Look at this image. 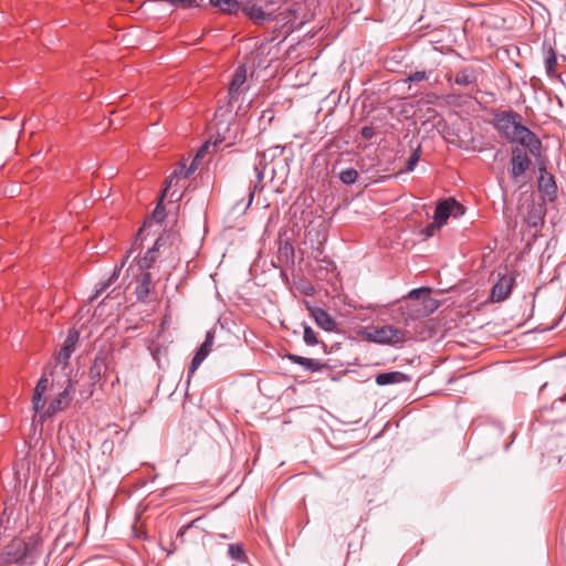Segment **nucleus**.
<instances>
[{
    "label": "nucleus",
    "mask_w": 566,
    "mask_h": 566,
    "mask_svg": "<svg viewBox=\"0 0 566 566\" xmlns=\"http://www.w3.org/2000/svg\"><path fill=\"white\" fill-rule=\"evenodd\" d=\"M286 358L290 361L302 366L305 370H308L312 373L321 371L322 369H324L326 367V364L322 363L321 360L313 359V358H306V357L298 356L295 354H287Z\"/></svg>",
    "instance_id": "obj_14"
},
{
    "label": "nucleus",
    "mask_w": 566,
    "mask_h": 566,
    "mask_svg": "<svg viewBox=\"0 0 566 566\" xmlns=\"http://www.w3.org/2000/svg\"><path fill=\"white\" fill-rule=\"evenodd\" d=\"M298 9L295 8V6H286V7H276L274 6V21H277L279 23H282L283 25H286L289 23L294 22L296 19Z\"/></svg>",
    "instance_id": "obj_17"
},
{
    "label": "nucleus",
    "mask_w": 566,
    "mask_h": 566,
    "mask_svg": "<svg viewBox=\"0 0 566 566\" xmlns=\"http://www.w3.org/2000/svg\"><path fill=\"white\" fill-rule=\"evenodd\" d=\"M159 245V240H157L151 249H149L146 255L139 260L138 265L142 270L149 269L154 261L156 260V252Z\"/></svg>",
    "instance_id": "obj_25"
},
{
    "label": "nucleus",
    "mask_w": 566,
    "mask_h": 566,
    "mask_svg": "<svg viewBox=\"0 0 566 566\" xmlns=\"http://www.w3.org/2000/svg\"><path fill=\"white\" fill-rule=\"evenodd\" d=\"M49 387V379L45 376H42L38 381L34 394L32 398V405L35 412L41 411L45 406L44 394Z\"/></svg>",
    "instance_id": "obj_16"
},
{
    "label": "nucleus",
    "mask_w": 566,
    "mask_h": 566,
    "mask_svg": "<svg viewBox=\"0 0 566 566\" xmlns=\"http://www.w3.org/2000/svg\"><path fill=\"white\" fill-rule=\"evenodd\" d=\"M78 338V334L76 332L70 333L64 340L63 347L57 353L55 359L59 364L66 366L67 361L75 350V345Z\"/></svg>",
    "instance_id": "obj_12"
},
{
    "label": "nucleus",
    "mask_w": 566,
    "mask_h": 566,
    "mask_svg": "<svg viewBox=\"0 0 566 566\" xmlns=\"http://www.w3.org/2000/svg\"><path fill=\"white\" fill-rule=\"evenodd\" d=\"M538 191L545 200L554 201L556 199L557 186L555 178L545 167L539 168Z\"/></svg>",
    "instance_id": "obj_8"
},
{
    "label": "nucleus",
    "mask_w": 566,
    "mask_h": 566,
    "mask_svg": "<svg viewBox=\"0 0 566 566\" xmlns=\"http://www.w3.org/2000/svg\"><path fill=\"white\" fill-rule=\"evenodd\" d=\"M41 554V539L38 535H32L28 539L15 536L0 552V566H32Z\"/></svg>",
    "instance_id": "obj_2"
},
{
    "label": "nucleus",
    "mask_w": 566,
    "mask_h": 566,
    "mask_svg": "<svg viewBox=\"0 0 566 566\" xmlns=\"http://www.w3.org/2000/svg\"><path fill=\"white\" fill-rule=\"evenodd\" d=\"M228 555L238 562H244L247 559L245 551L241 544L234 543L229 544Z\"/></svg>",
    "instance_id": "obj_26"
},
{
    "label": "nucleus",
    "mask_w": 566,
    "mask_h": 566,
    "mask_svg": "<svg viewBox=\"0 0 566 566\" xmlns=\"http://www.w3.org/2000/svg\"><path fill=\"white\" fill-rule=\"evenodd\" d=\"M361 135L365 138H371V136H373V128L371 127H364L363 130H361Z\"/></svg>",
    "instance_id": "obj_35"
},
{
    "label": "nucleus",
    "mask_w": 566,
    "mask_h": 566,
    "mask_svg": "<svg viewBox=\"0 0 566 566\" xmlns=\"http://www.w3.org/2000/svg\"><path fill=\"white\" fill-rule=\"evenodd\" d=\"M532 160L521 148L514 147L510 159V175L515 182H520L530 169Z\"/></svg>",
    "instance_id": "obj_6"
},
{
    "label": "nucleus",
    "mask_w": 566,
    "mask_h": 566,
    "mask_svg": "<svg viewBox=\"0 0 566 566\" xmlns=\"http://www.w3.org/2000/svg\"><path fill=\"white\" fill-rule=\"evenodd\" d=\"M514 284V277L511 275L501 276L492 289V300L502 302L509 297Z\"/></svg>",
    "instance_id": "obj_10"
},
{
    "label": "nucleus",
    "mask_w": 566,
    "mask_h": 566,
    "mask_svg": "<svg viewBox=\"0 0 566 566\" xmlns=\"http://www.w3.org/2000/svg\"><path fill=\"white\" fill-rule=\"evenodd\" d=\"M208 148V145H203L197 153L196 157L193 158L192 163L190 164L189 168L185 169L184 166L179 167L175 170L176 176H182L184 178H189L191 174L197 169L199 160L203 157L206 150Z\"/></svg>",
    "instance_id": "obj_22"
},
{
    "label": "nucleus",
    "mask_w": 566,
    "mask_h": 566,
    "mask_svg": "<svg viewBox=\"0 0 566 566\" xmlns=\"http://www.w3.org/2000/svg\"><path fill=\"white\" fill-rule=\"evenodd\" d=\"M315 323L326 332H333L336 328L335 319L323 308L315 307L311 311Z\"/></svg>",
    "instance_id": "obj_15"
},
{
    "label": "nucleus",
    "mask_w": 566,
    "mask_h": 566,
    "mask_svg": "<svg viewBox=\"0 0 566 566\" xmlns=\"http://www.w3.org/2000/svg\"><path fill=\"white\" fill-rule=\"evenodd\" d=\"M405 378V375L400 371L382 373L377 375L376 384L379 386H386L390 384L400 382Z\"/></svg>",
    "instance_id": "obj_23"
},
{
    "label": "nucleus",
    "mask_w": 566,
    "mask_h": 566,
    "mask_svg": "<svg viewBox=\"0 0 566 566\" xmlns=\"http://www.w3.org/2000/svg\"><path fill=\"white\" fill-rule=\"evenodd\" d=\"M494 128L510 144L523 147L534 157L541 156L542 140L534 132L523 125V117L517 112L503 111L497 113L494 117Z\"/></svg>",
    "instance_id": "obj_1"
},
{
    "label": "nucleus",
    "mask_w": 566,
    "mask_h": 566,
    "mask_svg": "<svg viewBox=\"0 0 566 566\" xmlns=\"http://www.w3.org/2000/svg\"><path fill=\"white\" fill-rule=\"evenodd\" d=\"M106 370V363L103 357H95L93 365L90 368V378L97 381L101 375Z\"/></svg>",
    "instance_id": "obj_24"
},
{
    "label": "nucleus",
    "mask_w": 566,
    "mask_h": 566,
    "mask_svg": "<svg viewBox=\"0 0 566 566\" xmlns=\"http://www.w3.org/2000/svg\"><path fill=\"white\" fill-rule=\"evenodd\" d=\"M120 268H115L112 275L96 289L95 294L91 297V301L96 300L111 284H113L119 276Z\"/></svg>",
    "instance_id": "obj_27"
},
{
    "label": "nucleus",
    "mask_w": 566,
    "mask_h": 566,
    "mask_svg": "<svg viewBox=\"0 0 566 566\" xmlns=\"http://www.w3.org/2000/svg\"><path fill=\"white\" fill-rule=\"evenodd\" d=\"M219 112H224V111H223L222 108H219V109L217 111V114H218ZM221 116H224V113H221Z\"/></svg>",
    "instance_id": "obj_37"
},
{
    "label": "nucleus",
    "mask_w": 566,
    "mask_h": 566,
    "mask_svg": "<svg viewBox=\"0 0 566 566\" xmlns=\"http://www.w3.org/2000/svg\"><path fill=\"white\" fill-rule=\"evenodd\" d=\"M428 77H429V73H427L424 71H416V72L410 73L405 81L410 82V83H417V82L424 81Z\"/></svg>",
    "instance_id": "obj_31"
},
{
    "label": "nucleus",
    "mask_w": 566,
    "mask_h": 566,
    "mask_svg": "<svg viewBox=\"0 0 566 566\" xmlns=\"http://www.w3.org/2000/svg\"><path fill=\"white\" fill-rule=\"evenodd\" d=\"M431 290L429 287L413 289L408 293L411 301H420V305L412 310L411 317L428 316L438 307V302L430 297Z\"/></svg>",
    "instance_id": "obj_4"
},
{
    "label": "nucleus",
    "mask_w": 566,
    "mask_h": 566,
    "mask_svg": "<svg viewBox=\"0 0 566 566\" xmlns=\"http://www.w3.org/2000/svg\"><path fill=\"white\" fill-rule=\"evenodd\" d=\"M151 289V275L149 272H142L136 286V294L138 300H145Z\"/></svg>",
    "instance_id": "obj_20"
},
{
    "label": "nucleus",
    "mask_w": 566,
    "mask_h": 566,
    "mask_svg": "<svg viewBox=\"0 0 566 566\" xmlns=\"http://www.w3.org/2000/svg\"><path fill=\"white\" fill-rule=\"evenodd\" d=\"M213 337L210 333L207 334L206 340L201 344L199 349L196 352L191 365L189 367L188 374H193L197 368L201 365V363L206 359L208 354L210 353V347L212 345Z\"/></svg>",
    "instance_id": "obj_13"
},
{
    "label": "nucleus",
    "mask_w": 566,
    "mask_h": 566,
    "mask_svg": "<svg viewBox=\"0 0 566 566\" xmlns=\"http://www.w3.org/2000/svg\"><path fill=\"white\" fill-rule=\"evenodd\" d=\"M464 213L463 207L454 199H447L438 202L434 210V223L438 228L443 226L450 216H462Z\"/></svg>",
    "instance_id": "obj_7"
},
{
    "label": "nucleus",
    "mask_w": 566,
    "mask_h": 566,
    "mask_svg": "<svg viewBox=\"0 0 566 566\" xmlns=\"http://www.w3.org/2000/svg\"><path fill=\"white\" fill-rule=\"evenodd\" d=\"M436 228H438V227L434 222L432 224L428 226L426 229L427 235H432Z\"/></svg>",
    "instance_id": "obj_36"
},
{
    "label": "nucleus",
    "mask_w": 566,
    "mask_h": 566,
    "mask_svg": "<svg viewBox=\"0 0 566 566\" xmlns=\"http://www.w3.org/2000/svg\"><path fill=\"white\" fill-rule=\"evenodd\" d=\"M420 159V149L418 148L412 153L407 163V170L412 171Z\"/></svg>",
    "instance_id": "obj_32"
},
{
    "label": "nucleus",
    "mask_w": 566,
    "mask_h": 566,
    "mask_svg": "<svg viewBox=\"0 0 566 566\" xmlns=\"http://www.w3.org/2000/svg\"><path fill=\"white\" fill-rule=\"evenodd\" d=\"M478 81L476 72L473 67H464L454 76V83L459 86H469Z\"/></svg>",
    "instance_id": "obj_19"
},
{
    "label": "nucleus",
    "mask_w": 566,
    "mask_h": 566,
    "mask_svg": "<svg viewBox=\"0 0 566 566\" xmlns=\"http://www.w3.org/2000/svg\"><path fill=\"white\" fill-rule=\"evenodd\" d=\"M303 340L308 346H314L318 343L316 333L310 326H304Z\"/></svg>",
    "instance_id": "obj_30"
},
{
    "label": "nucleus",
    "mask_w": 566,
    "mask_h": 566,
    "mask_svg": "<svg viewBox=\"0 0 566 566\" xmlns=\"http://www.w3.org/2000/svg\"><path fill=\"white\" fill-rule=\"evenodd\" d=\"M175 177H177V176L174 174V175L169 176L168 179L166 180V187L164 189L163 197L166 196L168 188H170L172 186Z\"/></svg>",
    "instance_id": "obj_34"
},
{
    "label": "nucleus",
    "mask_w": 566,
    "mask_h": 566,
    "mask_svg": "<svg viewBox=\"0 0 566 566\" xmlns=\"http://www.w3.org/2000/svg\"><path fill=\"white\" fill-rule=\"evenodd\" d=\"M247 80V70L245 66L240 65L233 75V78L229 86V107L232 108V103L238 101L239 95L242 92V86L245 83Z\"/></svg>",
    "instance_id": "obj_9"
},
{
    "label": "nucleus",
    "mask_w": 566,
    "mask_h": 566,
    "mask_svg": "<svg viewBox=\"0 0 566 566\" xmlns=\"http://www.w3.org/2000/svg\"><path fill=\"white\" fill-rule=\"evenodd\" d=\"M557 64V56L553 49H549L545 57V66L547 74H553Z\"/></svg>",
    "instance_id": "obj_29"
},
{
    "label": "nucleus",
    "mask_w": 566,
    "mask_h": 566,
    "mask_svg": "<svg viewBox=\"0 0 566 566\" xmlns=\"http://www.w3.org/2000/svg\"><path fill=\"white\" fill-rule=\"evenodd\" d=\"M274 6H276L275 1L266 2L264 7L258 6L251 1H247L242 3L241 11L255 23L262 24L265 22L274 21Z\"/></svg>",
    "instance_id": "obj_5"
},
{
    "label": "nucleus",
    "mask_w": 566,
    "mask_h": 566,
    "mask_svg": "<svg viewBox=\"0 0 566 566\" xmlns=\"http://www.w3.org/2000/svg\"><path fill=\"white\" fill-rule=\"evenodd\" d=\"M210 3L228 14H237L242 8L238 0H210Z\"/></svg>",
    "instance_id": "obj_21"
},
{
    "label": "nucleus",
    "mask_w": 566,
    "mask_h": 566,
    "mask_svg": "<svg viewBox=\"0 0 566 566\" xmlns=\"http://www.w3.org/2000/svg\"><path fill=\"white\" fill-rule=\"evenodd\" d=\"M283 151H284L283 146H274V147L269 148L268 150H265L262 154V156L259 159V163L254 167V170L256 172L259 181H261L263 179V171L265 168L263 166V161H265L268 158L273 159L275 156H281L283 154Z\"/></svg>",
    "instance_id": "obj_18"
},
{
    "label": "nucleus",
    "mask_w": 566,
    "mask_h": 566,
    "mask_svg": "<svg viewBox=\"0 0 566 566\" xmlns=\"http://www.w3.org/2000/svg\"><path fill=\"white\" fill-rule=\"evenodd\" d=\"M358 334L368 342L397 346L405 342L406 332L392 325L366 326Z\"/></svg>",
    "instance_id": "obj_3"
},
{
    "label": "nucleus",
    "mask_w": 566,
    "mask_h": 566,
    "mask_svg": "<svg viewBox=\"0 0 566 566\" xmlns=\"http://www.w3.org/2000/svg\"><path fill=\"white\" fill-rule=\"evenodd\" d=\"M71 389L72 385L69 384V386L63 391H61L54 399L51 400L42 417L49 418L67 407L71 401Z\"/></svg>",
    "instance_id": "obj_11"
},
{
    "label": "nucleus",
    "mask_w": 566,
    "mask_h": 566,
    "mask_svg": "<svg viewBox=\"0 0 566 566\" xmlns=\"http://www.w3.org/2000/svg\"><path fill=\"white\" fill-rule=\"evenodd\" d=\"M224 113L230 114V113H231V109H228V108H227V109H224Z\"/></svg>",
    "instance_id": "obj_38"
},
{
    "label": "nucleus",
    "mask_w": 566,
    "mask_h": 566,
    "mask_svg": "<svg viewBox=\"0 0 566 566\" xmlns=\"http://www.w3.org/2000/svg\"><path fill=\"white\" fill-rule=\"evenodd\" d=\"M165 217V207L163 206L161 201L156 206L154 210V218H157L158 220H163Z\"/></svg>",
    "instance_id": "obj_33"
},
{
    "label": "nucleus",
    "mask_w": 566,
    "mask_h": 566,
    "mask_svg": "<svg viewBox=\"0 0 566 566\" xmlns=\"http://www.w3.org/2000/svg\"><path fill=\"white\" fill-rule=\"evenodd\" d=\"M358 178V171L354 168H346L339 172V180L345 185H352L356 182Z\"/></svg>",
    "instance_id": "obj_28"
}]
</instances>
